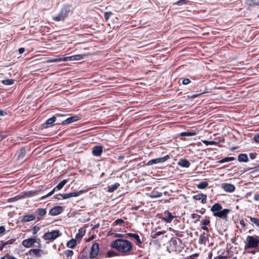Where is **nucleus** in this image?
Wrapping results in <instances>:
<instances>
[{
  "mask_svg": "<svg viewBox=\"0 0 259 259\" xmlns=\"http://www.w3.org/2000/svg\"><path fill=\"white\" fill-rule=\"evenodd\" d=\"M85 231L82 229H80L79 230V232L76 234L75 238L77 240H81L82 238L85 235Z\"/></svg>",
  "mask_w": 259,
  "mask_h": 259,
  "instance_id": "nucleus-24",
  "label": "nucleus"
},
{
  "mask_svg": "<svg viewBox=\"0 0 259 259\" xmlns=\"http://www.w3.org/2000/svg\"><path fill=\"white\" fill-rule=\"evenodd\" d=\"M253 139L256 142L259 143V134L255 135Z\"/></svg>",
  "mask_w": 259,
  "mask_h": 259,
  "instance_id": "nucleus-52",
  "label": "nucleus"
},
{
  "mask_svg": "<svg viewBox=\"0 0 259 259\" xmlns=\"http://www.w3.org/2000/svg\"><path fill=\"white\" fill-rule=\"evenodd\" d=\"M16 241V239H11L9 240L6 242H4L5 244V246H6L7 245H10L14 243V242Z\"/></svg>",
  "mask_w": 259,
  "mask_h": 259,
  "instance_id": "nucleus-40",
  "label": "nucleus"
},
{
  "mask_svg": "<svg viewBox=\"0 0 259 259\" xmlns=\"http://www.w3.org/2000/svg\"><path fill=\"white\" fill-rule=\"evenodd\" d=\"M116 255V252L113 250H110L107 252V255L108 257L114 256H115Z\"/></svg>",
  "mask_w": 259,
  "mask_h": 259,
  "instance_id": "nucleus-42",
  "label": "nucleus"
},
{
  "mask_svg": "<svg viewBox=\"0 0 259 259\" xmlns=\"http://www.w3.org/2000/svg\"><path fill=\"white\" fill-rule=\"evenodd\" d=\"M70 193L71 197H76L79 195L78 193L76 192H71Z\"/></svg>",
  "mask_w": 259,
  "mask_h": 259,
  "instance_id": "nucleus-53",
  "label": "nucleus"
},
{
  "mask_svg": "<svg viewBox=\"0 0 259 259\" xmlns=\"http://www.w3.org/2000/svg\"><path fill=\"white\" fill-rule=\"evenodd\" d=\"M188 1L187 0H180V1H178L174 3H173V5H179V6H181V5H186L188 3Z\"/></svg>",
  "mask_w": 259,
  "mask_h": 259,
  "instance_id": "nucleus-34",
  "label": "nucleus"
},
{
  "mask_svg": "<svg viewBox=\"0 0 259 259\" xmlns=\"http://www.w3.org/2000/svg\"><path fill=\"white\" fill-rule=\"evenodd\" d=\"M254 200L255 201H259V195L255 194L254 196Z\"/></svg>",
  "mask_w": 259,
  "mask_h": 259,
  "instance_id": "nucleus-60",
  "label": "nucleus"
},
{
  "mask_svg": "<svg viewBox=\"0 0 259 259\" xmlns=\"http://www.w3.org/2000/svg\"><path fill=\"white\" fill-rule=\"evenodd\" d=\"M85 55H74L66 57L64 58V61H79L82 59Z\"/></svg>",
  "mask_w": 259,
  "mask_h": 259,
  "instance_id": "nucleus-9",
  "label": "nucleus"
},
{
  "mask_svg": "<svg viewBox=\"0 0 259 259\" xmlns=\"http://www.w3.org/2000/svg\"><path fill=\"white\" fill-rule=\"evenodd\" d=\"M116 223L117 224H121V223H123V221L121 219H118L116 221Z\"/></svg>",
  "mask_w": 259,
  "mask_h": 259,
  "instance_id": "nucleus-59",
  "label": "nucleus"
},
{
  "mask_svg": "<svg viewBox=\"0 0 259 259\" xmlns=\"http://www.w3.org/2000/svg\"><path fill=\"white\" fill-rule=\"evenodd\" d=\"M208 184L206 181H202L197 185V188L200 189H203L207 187Z\"/></svg>",
  "mask_w": 259,
  "mask_h": 259,
  "instance_id": "nucleus-31",
  "label": "nucleus"
},
{
  "mask_svg": "<svg viewBox=\"0 0 259 259\" xmlns=\"http://www.w3.org/2000/svg\"><path fill=\"white\" fill-rule=\"evenodd\" d=\"M191 82L189 78H185L182 81V83L184 85L188 84Z\"/></svg>",
  "mask_w": 259,
  "mask_h": 259,
  "instance_id": "nucleus-47",
  "label": "nucleus"
},
{
  "mask_svg": "<svg viewBox=\"0 0 259 259\" xmlns=\"http://www.w3.org/2000/svg\"><path fill=\"white\" fill-rule=\"evenodd\" d=\"M81 119V117L79 115H76L70 117L68 118H67L66 120H63L61 124L62 125H66L70 124L71 123L77 121Z\"/></svg>",
  "mask_w": 259,
  "mask_h": 259,
  "instance_id": "nucleus-10",
  "label": "nucleus"
},
{
  "mask_svg": "<svg viewBox=\"0 0 259 259\" xmlns=\"http://www.w3.org/2000/svg\"><path fill=\"white\" fill-rule=\"evenodd\" d=\"M253 1H254V6H259L258 0H253Z\"/></svg>",
  "mask_w": 259,
  "mask_h": 259,
  "instance_id": "nucleus-62",
  "label": "nucleus"
},
{
  "mask_svg": "<svg viewBox=\"0 0 259 259\" xmlns=\"http://www.w3.org/2000/svg\"><path fill=\"white\" fill-rule=\"evenodd\" d=\"M168 215L163 218L164 220L166 223H170L175 218L171 213L168 212Z\"/></svg>",
  "mask_w": 259,
  "mask_h": 259,
  "instance_id": "nucleus-28",
  "label": "nucleus"
},
{
  "mask_svg": "<svg viewBox=\"0 0 259 259\" xmlns=\"http://www.w3.org/2000/svg\"><path fill=\"white\" fill-rule=\"evenodd\" d=\"M67 182H68L67 179L63 180L55 187V189H57L58 190H61L64 187V186L66 184V183Z\"/></svg>",
  "mask_w": 259,
  "mask_h": 259,
  "instance_id": "nucleus-27",
  "label": "nucleus"
},
{
  "mask_svg": "<svg viewBox=\"0 0 259 259\" xmlns=\"http://www.w3.org/2000/svg\"><path fill=\"white\" fill-rule=\"evenodd\" d=\"M227 256H222V255H219L217 257H215L214 259H227Z\"/></svg>",
  "mask_w": 259,
  "mask_h": 259,
  "instance_id": "nucleus-54",
  "label": "nucleus"
},
{
  "mask_svg": "<svg viewBox=\"0 0 259 259\" xmlns=\"http://www.w3.org/2000/svg\"><path fill=\"white\" fill-rule=\"evenodd\" d=\"M5 247L4 242L3 241H0V250H2Z\"/></svg>",
  "mask_w": 259,
  "mask_h": 259,
  "instance_id": "nucleus-55",
  "label": "nucleus"
},
{
  "mask_svg": "<svg viewBox=\"0 0 259 259\" xmlns=\"http://www.w3.org/2000/svg\"><path fill=\"white\" fill-rule=\"evenodd\" d=\"M63 211V208L62 206H57L52 208L49 211V214L51 215H57L61 213Z\"/></svg>",
  "mask_w": 259,
  "mask_h": 259,
  "instance_id": "nucleus-11",
  "label": "nucleus"
},
{
  "mask_svg": "<svg viewBox=\"0 0 259 259\" xmlns=\"http://www.w3.org/2000/svg\"><path fill=\"white\" fill-rule=\"evenodd\" d=\"M2 82L4 85H10L14 84V80L12 79H7L2 80Z\"/></svg>",
  "mask_w": 259,
  "mask_h": 259,
  "instance_id": "nucleus-30",
  "label": "nucleus"
},
{
  "mask_svg": "<svg viewBox=\"0 0 259 259\" xmlns=\"http://www.w3.org/2000/svg\"><path fill=\"white\" fill-rule=\"evenodd\" d=\"M235 159V158L233 157H226L225 158L222 159L220 161V162L222 163L224 162H229L233 161Z\"/></svg>",
  "mask_w": 259,
  "mask_h": 259,
  "instance_id": "nucleus-35",
  "label": "nucleus"
},
{
  "mask_svg": "<svg viewBox=\"0 0 259 259\" xmlns=\"http://www.w3.org/2000/svg\"><path fill=\"white\" fill-rule=\"evenodd\" d=\"M100 226V224L98 223L97 224H96L95 225H94L93 227H92V229L93 230H94V229H96L98 228H99Z\"/></svg>",
  "mask_w": 259,
  "mask_h": 259,
  "instance_id": "nucleus-61",
  "label": "nucleus"
},
{
  "mask_svg": "<svg viewBox=\"0 0 259 259\" xmlns=\"http://www.w3.org/2000/svg\"><path fill=\"white\" fill-rule=\"evenodd\" d=\"M111 247L116 249L124 255H127L132 249V245L129 241L121 239H117L113 241Z\"/></svg>",
  "mask_w": 259,
  "mask_h": 259,
  "instance_id": "nucleus-1",
  "label": "nucleus"
},
{
  "mask_svg": "<svg viewBox=\"0 0 259 259\" xmlns=\"http://www.w3.org/2000/svg\"><path fill=\"white\" fill-rule=\"evenodd\" d=\"M67 12L66 10H62L59 13V14L55 17V20L56 21H62L64 19V18L67 16Z\"/></svg>",
  "mask_w": 259,
  "mask_h": 259,
  "instance_id": "nucleus-20",
  "label": "nucleus"
},
{
  "mask_svg": "<svg viewBox=\"0 0 259 259\" xmlns=\"http://www.w3.org/2000/svg\"><path fill=\"white\" fill-rule=\"evenodd\" d=\"M99 245L98 243H94L91 247V250L90 253V257L93 258L95 257L99 253Z\"/></svg>",
  "mask_w": 259,
  "mask_h": 259,
  "instance_id": "nucleus-8",
  "label": "nucleus"
},
{
  "mask_svg": "<svg viewBox=\"0 0 259 259\" xmlns=\"http://www.w3.org/2000/svg\"><path fill=\"white\" fill-rule=\"evenodd\" d=\"M102 146H96L93 147L92 150V154L95 156H100L103 152Z\"/></svg>",
  "mask_w": 259,
  "mask_h": 259,
  "instance_id": "nucleus-16",
  "label": "nucleus"
},
{
  "mask_svg": "<svg viewBox=\"0 0 259 259\" xmlns=\"http://www.w3.org/2000/svg\"><path fill=\"white\" fill-rule=\"evenodd\" d=\"M178 164L183 167H189L190 166V162L186 159H181Z\"/></svg>",
  "mask_w": 259,
  "mask_h": 259,
  "instance_id": "nucleus-19",
  "label": "nucleus"
},
{
  "mask_svg": "<svg viewBox=\"0 0 259 259\" xmlns=\"http://www.w3.org/2000/svg\"><path fill=\"white\" fill-rule=\"evenodd\" d=\"M249 157L251 159H254L255 158L256 154L255 153H250L249 154Z\"/></svg>",
  "mask_w": 259,
  "mask_h": 259,
  "instance_id": "nucleus-57",
  "label": "nucleus"
},
{
  "mask_svg": "<svg viewBox=\"0 0 259 259\" xmlns=\"http://www.w3.org/2000/svg\"><path fill=\"white\" fill-rule=\"evenodd\" d=\"M64 116L63 115L60 114H56L55 116L51 118H49L45 123L44 124L43 126L45 128H48L53 126V123L56 121L57 117Z\"/></svg>",
  "mask_w": 259,
  "mask_h": 259,
  "instance_id": "nucleus-5",
  "label": "nucleus"
},
{
  "mask_svg": "<svg viewBox=\"0 0 259 259\" xmlns=\"http://www.w3.org/2000/svg\"><path fill=\"white\" fill-rule=\"evenodd\" d=\"M6 112L4 110H0V116H4L6 114Z\"/></svg>",
  "mask_w": 259,
  "mask_h": 259,
  "instance_id": "nucleus-58",
  "label": "nucleus"
},
{
  "mask_svg": "<svg viewBox=\"0 0 259 259\" xmlns=\"http://www.w3.org/2000/svg\"><path fill=\"white\" fill-rule=\"evenodd\" d=\"M35 217L33 214L25 215L23 217L21 222L23 223L28 222L34 220Z\"/></svg>",
  "mask_w": 259,
  "mask_h": 259,
  "instance_id": "nucleus-21",
  "label": "nucleus"
},
{
  "mask_svg": "<svg viewBox=\"0 0 259 259\" xmlns=\"http://www.w3.org/2000/svg\"><path fill=\"white\" fill-rule=\"evenodd\" d=\"M202 229L205 231H208V229L206 226H203V227H202Z\"/></svg>",
  "mask_w": 259,
  "mask_h": 259,
  "instance_id": "nucleus-64",
  "label": "nucleus"
},
{
  "mask_svg": "<svg viewBox=\"0 0 259 259\" xmlns=\"http://www.w3.org/2000/svg\"><path fill=\"white\" fill-rule=\"evenodd\" d=\"M59 195L62 196L64 199H66L71 197L70 193L67 194H59Z\"/></svg>",
  "mask_w": 259,
  "mask_h": 259,
  "instance_id": "nucleus-41",
  "label": "nucleus"
},
{
  "mask_svg": "<svg viewBox=\"0 0 259 259\" xmlns=\"http://www.w3.org/2000/svg\"><path fill=\"white\" fill-rule=\"evenodd\" d=\"M240 224L241 225H242L243 227H244L245 224L244 223V221L243 220H241L240 222Z\"/></svg>",
  "mask_w": 259,
  "mask_h": 259,
  "instance_id": "nucleus-63",
  "label": "nucleus"
},
{
  "mask_svg": "<svg viewBox=\"0 0 259 259\" xmlns=\"http://www.w3.org/2000/svg\"><path fill=\"white\" fill-rule=\"evenodd\" d=\"M210 210L214 217L227 220L228 214L231 211L229 209H223L220 204L217 203L212 205Z\"/></svg>",
  "mask_w": 259,
  "mask_h": 259,
  "instance_id": "nucleus-2",
  "label": "nucleus"
},
{
  "mask_svg": "<svg viewBox=\"0 0 259 259\" xmlns=\"http://www.w3.org/2000/svg\"><path fill=\"white\" fill-rule=\"evenodd\" d=\"M192 218L193 219H197V220H198L199 219V218H200V215L197 214H196V213H193L192 214Z\"/></svg>",
  "mask_w": 259,
  "mask_h": 259,
  "instance_id": "nucleus-51",
  "label": "nucleus"
},
{
  "mask_svg": "<svg viewBox=\"0 0 259 259\" xmlns=\"http://www.w3.org/2000/svg\"><path fill=\"white\" fill-rule=\"evenodd\" d=\"M222 188L227 192H233L235 190V187L234 185L229 183H223L222 184Z\"/></svg>",
  "mask_w": 259,
  "mask_h": 259,
  "instance_id": "nucleus-12",
  "label": "nucleus"
},
{
  "mask_svg": "<svg viewBox=\"0 0 259 259\" xmlns=\"http://www.w3.org/2000/svg\"><path fill=\"white\" fill-rule=\"evenodd\" d=\"M42 252V250L40 249H31L28 251V252L27 253V254L30 256L38 257L41 256V253Z\"/></svg>",
  "mask_w": 259,
  "mask_h": 259,
  "instance_id": "nucleus-14",
  "label": "nucleus"
},
{
  "mask_svg": "<svg viewBox=\"0 0 259 259\" xmlns=\"http://www.w3.org/2000/svg\"><path fill=\"white\" fill-rule=\"evenodd\" d=\"M39 227H37L36 226H34L32 228V230H33V234H36L37 232L39 231Z\"/></svg>",
  "mask_w": 259,
  "mask_h": 259,
  "instance_id": "nucleus-48",
  "label": "nucleus"
},
{
  "mask_svg": "<svg viewBox=\"0 0 259 259\" xmlns=\"http://www.w3.org/2000/svg\"><path fill=\"white\" fill-rule=\"evenodd\" d=\"M6 231L5 227L4 226H0V235L3 234Z\"/></svg>",
  "mask_w": 259,
  "mask_h": 259,
  "instance_id": "nucleus-50",
  "label": "nucleus"
},
{
  "mask_svg": "<svg viewBox=\"0 0 259 259\" xmlns=\"http://www.w3.org/2000/svg\"><path fill=\"white\" fill-rule=\"evenodd\" d=\"M37 242V239L35 237L29 238L24 240L22 241V244L26 248H30L33 246L35 243Z\"/></svg>",
  "mask_w": 259,
  "mask_h": 259,
  "instance_id": "nucleus-6",
  "label": "nucleus"
},
{
  "mask_svg": "<svg viewBox=\"0 0 259 259\" xmlns=\"http://www.w3.org/2000/svg\"><path fill=\"white\" fill-rule=\"evenodd\" d=\"M259 247V236H248L246 237L244 249L257 248Z\"/></svg>",
  "mask_w": 259,
  "mask_h": 259,
  "instance_id": "nucleus-3",
  "label": "nucleus"
},
{
  "mask_svg": "<svg viewBox=\"0 0 259 259\" xmlns=\"http://www.w3.org/2000/svg\"><path fill=\"white\" fill-rule=\"evenodd\" d=\"M165 233V231H158V232H152L151 234V237L153 238H156L157 236L163 234Z\"/></svg>",
  "mask_w": 259,
  "mask_h": 259,
  "instance_id": "nucleus-32",
  "label": "nucleus"
},
{
  "mask_svg": "<svg viewBox=\"0 0 259 259\" xmlns=\"http://www.w3.org/2000/svg\"><path fill=\"white\" fill-rule=\"evenodd\" d=\"M26 154V150L24 148H22L19 151L18 158L19 159H22Z\"/></svg>",
  "mask_w": 259,
  "mask_h": 259,
  "instance_id": "nucleus-29",
  "label": "nucleus"
},
{
  "mask_svg": "<svg viewBox=\"0 0 259 259\" xmlns=\"http://www.w3.org/2000/svg\"><path fill=\"white\" fill-rule=\"evenodd\" d=\"M126 238H131L135 240L137 245H140L142 243L140 237L138 235L134 233H127L126 234Z\"/></svg>",
  "mask_w": 259,
  "mask_h": 259,
  "instance_id": "nucleus-15",
  "label": "nucleus"
},
{
  "mask_svg": "<svg viewBox=\"0 0 259 259\" xmlns=\"http://www.w3.org/2000/svg\"><path fill=\"white\" fill-rule=\"evenodd\" d=\"M76 245V241L75 239H72L67 243V246L70 248H74Z\"/></svg>",
  "mask_w": 259,
  "mask_h": 259,
  "instance_id": "nucleus-25",
  "label": "nucleus"
},
{
  "mask_svg": "<svg viewBox=\"0 0 259 259\" xmlns=\"http://www.w3.org/2000/svg\"><path fill=\"white\" fill-rule=\"evenodd\" d=\"M203 143L205 144L206 145H209L214 144L215 142L213 141H209L207 140H203Z\"/></svg>",
  "mask_w": 259,
  "mask_h": 259,
  "instance_id": "nucleus-45",
  "label": "nucleus"
},
{
  "mask_svg": "<svg viewBox=\"0 0 259 259\" xmlns=\"http://www.w3.org/2000/svg\"><path fill=\"white\" fill-rule=\"evenodd\" d=\"M120 186V184L118 183H116L113 185L111 186H108V192L111 193L114 192L115 190H116Z\"/></svg>",
  "mask_w": 259,
  "mask_h": 259,
  "instance_id": "nucleus-22",
  "label": "nucleus"
},
{
  "mask_svg": "<svg viewBox=\"0 0 259 259\" xmlns=\"http://www.w3.org/2000/svg\"><path fill=\"white\" fill-rule=\"evenodd\" d=\"M246 4L250 6H254V1L246 0Z\"/></svg>",
  "mask_w": 259,
  "mask_h": 259,
  "instance_id": "nucleus-49",
  "label": "nucleus"
},
{
  "mask_svg": "<svg viewBox=\"0 0 259 259\" xmlns=\"http://www.w3.org/2000/svg\"><path fill=\"white\" fill-rule=\"evenodd\" d=\"M206 195L203 194H199L193 196V198L196 200H201V203L202 204H205L206 203Z\"/></svg>",
  "mask_w": 259,
  "mask_h": 259,
  "instance_id": "nucleus-17",
  "label": "nucleus"
},
{
  "mask_svg": "<svg viewBox=\"0 0 259 259\" xmlns=\"http://www.w3.org/2000/svg\"><path fill=\"white\" fill-rule=\"evenodd\" d=\"M195 135L196 133L194 132H183L181 134V135L183 136H192Z\"/></svg>",
  "mask_w": 259,
  "mask_h": 259,
  "instance_id": "nucleus-36",
  "label": "nucleus"
},
{
  "mask_svg": "<svg viewBox=\"0 0 259 259\" xmlns=\"http://www.w3.org/2000/svg\"><path fill=\"white\" fill-rule=\"evenodd\" d=\"M56 189H55V188L50 192H49L48 194L47 195H45L43 196H42L41 198H40V200H44L45 199H46V198H47L48 197L50 196H51L52 195H53L54 192H55V190H56Z\"/></svg>",
  "mask_w": 259,
  "mask_h": 259,
  "instance_id": "nucleus-37",
  "label": "nucleus"
},
{
  "mask_svg": "<svg viewBox=\"0 0 259 259\" xmlns=\"http://www.w3.org/2000/svg\"><path fill=\"white\" fill-rule=\"evenodd\" d=\"M201 223H202V225H203V226H207L209 224L210 221L207 219H205V220H202Z\"/></svg>",
  "mask_w": 259,
  "mask_h": 259,
  "instance_id": "nucleus-46",
  "label": "nucleus"
},
{
  "mask_svg": "<svg viewBox=\"0 0 259 259\" xmlns=\"http://www.w3.org/2000/svg\"><path fill=\"white\" fill-rule=\"evenodd\" d=\"M65 254L68 257H71L73 254V251L71 250H67L65 252Z\"/></svg>",
  "mask_w": 259,
  "mask_h": 259,
  "instance_id": "nucleus-43",
  "label": "nucleus"
},
{
  "mask_svg": "<svg viewBox=\"0 0 259 259\" xmlns=\"http://www.w3.org/2000/svg\"><path fill=\"white\" fill-rule=\"evenodd\" d=\"M1 259H16V258L15 257H14V256L7 254H6L5 255H4V256H3L2 257H1Z\"/></svg>",
  "mask_w": 259,
  "mask_h": 259,
  "instance_id": "nucleus-44",
  "label": "nucleus"
},
{
  "mask_svg": "<svg viewBox=\"0 0 259 259\" xmlns=\"http://www.w3.org/2000/svg\"><path fill=\"white\" fill-rule=\"evenodd\" d=\"M238 160L239 162H247L248 156L246 154H240L238 155Z\"/></svg>",
  "mask_w": 259,
  "mask_h": 259,
  "instance_id": "nucleus-23",
  "label": "nucleus"
},
{
  "mask_svg": "<svg viewBox=\"0 0 259 259\" xmlns=\"http://www.w3.org/2000/svg\"><path fill=\"white\" fill-rule=\"evenodd\" d=\"M248 218L250 219L249 223L254 224L256 226H259V219L251 217H248Z\"/></svg>",
  "mask_w": 259,
  "mask_h": 259,
  "instance_id": "nucleus-26",
  "label": "nucleus"
},
{
  "mask_svg": "<svg viewBox=\"0 0 259 259\" xmlns=\"http://www.w3.org/2000/svg\"><path fill=\"white\" fill-rule=\"evenodd\" d=\"M147 195H148L149 197H150V198H158V197H161V193H157L156 192V194H147Z\"/></svg>",
  "mask_w": 259,
  "mask_h": 259,
  "instance_id": "nucleus-38",
  "label": "nucleus"
},
{
  "mask_svg": "<svg viewBox=\"0 0 259 259\" xmlns=\"http://www.w3.org/2000/svg\"><path fill=\"white\" fill-rule=\"evenodd\" d=\"M169 158V155H167L162 157L157 158L156 159H154L149 160L148 162V163H147V165H151L155 164L156 163H162V162H163L166 161Z\"/></svg>",
  "mask_w": 259,
  "mask_h": 259,
  "instance_id": "nucleus-7",
  "label": "nucleus"
},
{
  "mask_svg": "<svg viewBox=\"0 0 259 259\" xmlns=\"http://www.w3.org/2000/svg\"><path fill=\"white\" fill-rule=\"evenodd\" d=\"M181 240L177 238H172L170 241V249L172 251H176L177 249V246L180 244Z\"/></svg>",
  "mask_w": 259,
  "mask_h": 259,
  "instance_id": "nucleus-13",
  "label": "nucleus"
},
{
  "mask_svg": "<svg viewBox=\"0 0 259 259\" xmlns=\"http://www.w3.org/2000/svg\"><path fill=\"white\" fill-rule=\"evenodd\" d=\"M113 13L111 12H107L104 13V18L106 21H108L111 15H112Z\"/></svg>",
  "mask_w": 259,
  "mask_h": 259,
  "instance_id": "nucleus-39",
  "label": "nucleus"
},
{
  "mask_svg": "<svg viewBox=\"0 0 259 259\" xmlns=\"http://www.w3.org/2000/svg\"><path fill=\"white\" fill-rule=\"evenodd\" d=\"M36 211L39 216H44L47 213L46 209L45 208H38Z\"/></svg>",
  "mask_w": 259,
  "mask_h": 259,
  "instance_id": "nucleus-33",
  "label": "nucleus"
},
{
  "mask_svg": "<svg viewBox=\"0 0 259 259\" xmlns=\"http://www.w3.org/2000/svg\"><path fill=\"white\" fill-rule=\"evenodd\" d=\"M60 235L59 230H53L50 232L46 233L44 235L45 240H54Z\"/></svg>",
  "mask_w": 259,
  "mask_h": 259,
  "instance_id": "nucleus-4",
  "label": "nucleus"
},
{
  "mask_svg": "<svg viewBox=\"0 0 259 259\" xmlns=\"http://www.w3.org/2000/svg\"><path fill=\"white\" fill-rule=\"evenodd\" d=\"M19 54H22L25 52V49L23 48H19L18 50Z\"/></svg>",
  "mask_w": 259,
  "mask_h": 259,
  "instance_id": "nucleus-56",
  "label": "nucleus"
},
{
  "mask_svg": "<svg viewBox=\"0 0 259 259\" xmlns=\"http://www.w3.org/2000/svg\"><path fill=\"white\" fill-rule=\"evenodd\" d=\"M208 240V235L203 232L199 237V243L201 244L205 245L206 242Z\"/></svg>",
  "mask_w": 259,
  "mask_h": 259,
  "instance_id": "nucleus-18",
  "label": "nucleus"
}]
</instances>
